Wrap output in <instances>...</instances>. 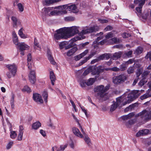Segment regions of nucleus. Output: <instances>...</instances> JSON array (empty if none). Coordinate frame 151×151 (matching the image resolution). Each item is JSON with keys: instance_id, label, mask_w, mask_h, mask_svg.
Masks as SVG:
<instances>
[{"instance_id": "1", "label": "nucleus", "mask_w": 151, "mask_h": 151, "mask_svg": "<svg viewBox=\"0 0 151 151\" xmlns=\"http://www.w3.org/2000/svg\"><path fill=\"white\" fill-rule=\"evenodd\" d=\"M99 28L97 26L84 27H83L81 31L78 34V36L75 37L73 39H74L75 41L84 39L85 38L84 35L97 31L99 30Z\"/></svg>"}, {"instance_id": "2", "label": "nucleus", "mask_w": 151, "mask_h": 151, "mask_svg": "<svg viewBox=\"0 0 151 151\" xmlns=\"http://www.w3.org/2000/svg\"><path fill=\"white\" fill-rule=\"evenodd\" d=\"M99 28L97 26L84 27H83L81 31L78 34V36L75 37L73 39H74L75 41L84 39L85 38L84 35L97 31L99 30Z\"/></svg>"}, {"instance_id": "3", "label": "nucleus", "mask_w": 151, "mask_h": 151, "mask_svg": "<svg viewBox=\"0 0 151 151\" xmlns=\"http://www.w3.org/2000/svg\"><path fill=\"white\" fill-rule=\"evenodd\" d=\"M66 5L60 6L55 7H52L53 9L48 14L50 16L59 15L66 13L67 12L65 10H62Z\"/></svg>"}, {"instance_id": "4", "label": "nucleus", "mask_w": 151, "mask_h": 151, "mask_svg": "<svg viewBox=\"0 0 151 151\" xmlns=\"http://www.w3.org/2000/svg\"><path fill=\"white\" fill-rule=\"evenodd\" d=\"M109 86L107 85L104 87L103 85L97 86L95 88L94 91L95 92H98V96L100 98L104 97L106 95L105 92L109 89Z\"/></svg>"}, {"instance_id": "5", "label": "nucleus", "mask_w": 151, "mask_h": 151, "mask_svg": "<svg viewBox=\"0 0 151 151\" xmlns=\"http://www.w3.org/2000/svg\"><path fill=\"white\" fill-rule=\"evenodd\" d=\"M68 38L74 36L75 35L79 33V27L72 26L70 27H64Z\"/></svg>"}, {"instance_id": "6", "label": "nucleus", "mask_w": 151, "mask_h": 151, "mask_svg": "<svg viewBox=\"0 0 151 151\" xmlns=\"http://www.w3.org/2000/svg\"><path fill=\"white\" fill-rule=\"evenodd\" d=\"M56 32L57 33L54 35V37L56 40L67 39L68 38L64 27L57 30Z\"/></svg>"}, {"instance_id": "7", "label": "nucleus", "mask_w": 151, "mask_h": 151, "mask_svg": "<svg viewBox=\"0 0 151 151\" xmlns=\"http://www.w3.org/2000/svg\"><path fill=\"white\" fill-rule=\"evenodd\" d=\"M139 90H134L128 94L127 97L128 99H126V100L127 101L124 103L123 105H125L127 104H129L137 98L140 94V93H139Z\"/></svg>"}, {"instance_id": "8", "label": "nucleus", "mask_w": 151, "mask_h": 151, "mask_svg": "<svg viewBox=\"0 0 151 151\" xmlns=\"http://www.w3.org/2000/svg\"><path fill=\"white\" fill-rule=\"evenodd\" d=\"M136 116H141L145 120L151 119V110L148 111L146 109L144 110L139 113Z\"/></svg>"}, {"instance_id": "9", "label": "nucleus", "mask_w": 151, "mask_h": 151, "mask_svg": "<svg viewBox=\"0 0 151 151\" xmlns=\"http://www.w3.org/2000/svg\"><path fill=\"white\" fill-rule=\"evenodd\" d=\"M127 78L126 76L124 74H121L114 77L113 79V82L115 84H118L122 83L125 81Z\"/></svg>"}, {"instance_id": "10", "label": "nucleus", "mask_w": 151, "mask_h": 151, "mask_svg": "<svg viewBox=\"0 0 151 151\" xmlns=\"http://www.w3.org/2000/svg\"><path fill=\"white\" fill-rule=\"evenodd\" d=\"M81 131L83 134L84 140L86 144L89 147H90L92 145V143L90 138L85 132V130L81 126H80Z\"/></svg>"}, {"instance_id": "11", "label": "nucleus", "mask_w": 151, "mask_h": 151, "mask_svg": "<svg viewBox=\"0 0 151 151\" xmlns=\"http://www.w3.org/2000/svg\"><path fill=\"white\" fill-rule=\"evenodd\" d=\"M104 70V69L101 66H99L96 68L95 66V68L93 69L91 71V74L93 75L96 76H95V78L97 79L99 76V74L103 72Z\"/></svg>"}, {"instance_id": "12", "label": "nucleus", "mask_w": 151, "mask_h": 151, "mask_svg": "<svg viewBox=\"0 0 151 151\" xmlns=\"http://www.w3.org/2000/svg\"><path fill=\"white\" fill-rule=\"evenodd\" d=\"M125 94H124L122 96L116 99V101L115 103L117 107L120 105H121V106L122 105H123L125 101H127V100H126V99H128L127 97H125Z\"/></svg>"}, {"instance_id": "13", "label": "nucleus", "mask_w": 151, "mask_h": 151, "mask_svg": "<svg viewBox=\"0 0 151 151\" xmlns=\"http://www.w3.org/2000/svg\"><path fill=\"white\" fill-rule=\"evenodd\" d=\"M65 5L66 6L65 7H64V9L65 8L69 11L74 13H77L79 12V10L75 4H72L70 6H68V5L66 4Z\"/></svg>"}, {"instance_id": "14", "label": "nucleus", "mask_w": 151, "mask_h": 151, "mask_svg": "<svg viewBox=\"0 0 151 151\" xmlns=\"http://www.w3.org/2000/svg\"><path fill=\"white\" fill-rule=\"evenodd\" d=\"M145 0H134V3L136 4L139 3V7L136 8V10L139 13H141L142 12V6L144 4Z\"/></svg>"}, {"instance_id": "15", "label": "nucleus", "mask_w": 151, "mask_h": 151, "mask_svg": "<svg viewBox=\"0 0 151 151\" xmlns=\"http://www.w3.org/2000/svg\"><path fill=\"white\" fill-rule=\"evenodd\" d=\"M29 80L32 84H34L36 81L35 72L34 70H31L29 75Z\"/></svg>"}, {"instance_id": "16", "label": "nucleus", "mask_w": 151, "mask_h": 151, "mask_svg": "<svg viewBox=\"0 0 151 151\" xmlns=\"http://www.w3.org/2000/svg\"><path fill=\"white\" fill-rule=\"evenodd\" d=\"M96 52L94 51L91 52L89 54V56L88 57H86L84 58V59L82 60L79 63V65L80 66L83 65L87 62V60H89L91 58L93 57L94 55L96 54Z\"/></svg>"}, {"instance_id": "17", "label": "nucleus", "mask_w": 151, "mask_h": 151, "mask_svg": "<svg viewBox=\"0 0 151 151\" xmlns=\"http://www.w3.org/2000/svg\"><path fill=\"white\" fill-rule=\"evenodd\" d=\"M33 100L36 102L40 104H42L43 103V100L41 96L38 93L33 94Z\"/></svg>"}, {"instance_id": "18", "label": "nucleus", "mask_w": 151, "mask_h": 151, "mask_svg": "<svg viewBox=\"0 0 151 151\" xmlns=\"http://www.w3.org/2000/svg\"><path fill=\"white\" fill-rule=\"evenodd\" d=\"M72 131L74 134L77 137L81 138L83 137V134L81 133L78 128L73 127L72 128Z\"/></svg>"}, {"instance_id": "19", "label": "nucleus", "mask_w": 151, "mask_h": 151, "mask_svg": "<svg viewBox=\"0 0 151 151\" xmlns=\"http://www.w3.org/2000/svg\"><path fill=\"white\" fill-rule=\"evenodd\" d=\"M149 132L148 129H145L139 131L136 134L137 137L143 136L147 134Z\"/></svg>"}, {"instance_id": "20", "label": "nucleus", "mask_w": 151, "mask_h": 151, "mask_svg": "<svg viewBox=\"0 0 151 151\" xmlns=\"http://www.w3.org/2000/svg\"><path fill=\"white\" fill-rule=\"evenodd\" d=\"M18 46L20 50H27L29 48V47L24 42L20 43Z\"/></svg>"}, {"instance_id": "21", "label": "nucleus", "mask_w": 151, "mask_h": 151, "mask_svg": "<svg viewBox=\"0 0 151 151\" xmlns=\"http://www.w3.org/2000/svg\"><path fill=\"white\" fill-rule=\"evenodd\" d=\"M6 67L8 69L9 71L16 73L17 72V67L14 64L7 65Z\"/></svg>"}, {"instance_id": "22", "label": "nucleus", "mask_w": 151, "mask_h": 151, "mask_svg": "<svg viewBox=\"0 0 151 151\" xmlns=\"http://www.w3.org/2000/svg\"><path fill=\"white\" fill-rule=\"evenodd\" d=\"M24 128L22 126L19 127V133L18 135L17 139L19 141H21L22 139V136L23 133V130Z\"/></svg>"}, {"instance_id": "23", "label": "nucleus", "mask_w": 151, "mask_h": 151, "mask_svg": "<svg viewBox=\"0 0 151 151\" xmlns=\"http://www.w3.org/2000/svg\"><path fill=\"white\" fill-rule=\"evenodd\" d=\"M12 40L13 43L16 45L18 46L20 43L18 42V40L16 34L15 32L12 33Z\"/></svg>"}, {"instance_id": "24", "label": "nucleus", "mask_w": 151, "mask_h": 151, "mask_svg": "<svg viewBox=\"0 0 151 151\" xmlns=\"http://www.w3.org/2000/svg\"><path fill=\"white\" fill-rule=\"evenodd\" d=\"M122 54V53L121 52H116L113 54L111 58L114 60H116L120 58Z\"/></svg>"}, {"instance_id": "25", "label": "nucleus", "mask_w": 151, "mask_h": 151, "mask_svg": "<svg viewBox=\"0 0 151 151\" xmlns=\"http://www.w3.org/2000/svg\"><path fill=\"white\" fill-rule=\"evenodd\" d=\"M151 90L148 89L146 93L141 96L140 97L141 99L143 100L146 98L151 97Z\"/></svg>"}, {"instance_id": "26", "label": "nucleus", "mask_w": 151, "mask_h": 151, "mask_svg": "<svg viewBox=\"0 0 151 151\" xmlns=\"http://www.w3.org/2000/svg\"><path fill=\"white\" fill-rule=\"evenodd\" d=\"M95 68V66H92L88 68L86 70L83 74V76H86L90 72H91L93 69H94Z\"/></svg>"}, {"instance_id": "27", "label": "nucleus", "mask_w": 151, "mask_h": 151, "mask_svg": "<svg viewBox=\"0 0 151 151\" xmlns=\"http://www.w3.org/2000/svg\"><path fill=\"white\" fill-rule=\"evenodd\" d=\"M96 79L95 78H90L85 81V83L88 86L91 85L94 83Z\"/></svg>"}, {"instance_id": "28", "label": "nucleus", "mask_w": 151, "mask_h": 151, "mask_svg": "<svg viewBox=\"0 0 151 151\" xmlns=\"http://www.w3.org/2000/svg\"><path fill=\"white\" fill-rule=\"evenodd\" d=\"M50 78L52 85H54V82L56 78L53 71H51L50 72Z\"/></svg>"}, {"instance_id": "29", "label": "nucleus", "mask_w": 151, "mask_h": 151, "mask_svg": "<svg viewBox=\"0 0 151 151\" xmlns=\"http://www.w3.org/2000/svg\"><path fill=\"white\" fill-rule=\"evenodd\" d=\"M77 48L76 47H73L67 53V55L68 56H70L72 55L77 50Z\"/></svg>"}, {"instance_id": "30", "label": "nucleus", "mask_w": 151, "mask_h": 151, "mask_svg": "<svg viewBox=\"0 0 151 151\" xmlns=\"http://www.w3.org/2000/svg\"><path fill=\"white\" fill-rule=\"evenodd\" d=\"M134 115L133 113H130L127 115H124L122 116V119L124 120H127L132 118Z\"/></svg>"}, {"instance_id": "31", "label": "nucleus", "mask_w": 151, "mask_h": 151, "mask_svg": "<svg viewBox=\"0 0 151 151\" xmlns=\"http://www.w3.org/2000/svg\"><path fill=\"white\" fill-rule=\"evenodd\" d=\"M41 126V123L39 121H37L33 124L32 127L33 129H37Z\"/></svg>"}, {"instance_id": "32", "label": "nucleus", "mask_w": 151, "mask_h": 151, "mask_svg": "<svg viewBox=\"0 0 151 151\" xmlns=\"http://www.w3.org/2000/svg\"><path fill=\"white\" fill-rule=\"evenodd\" d=\"M11 98L10 100V104L12 109H13L14 108V99L15 97V95L13 93H11Z\"/></svg>"}, {"instance_id": "33", "label": "nucleus", "mask_w": 151, "mask_h": 151, "mask_svg": "<svg viewBox=\"0 0 151 151\" xmlns=\"http://www.w3.org/2000/svg\"><path fill=\"white\" fill-rule=\"evenodd\" d=\"M116 33V32L114 31H111L109 32L106 35V38L107 39H108L114 36V34Z\"/></svg>"}, {"instance_id": "34", "label": "nucleus", "mask_w": 151, "mask_h": 151, "mask_svg": "<svg viewBox=\"0 0 151 151\" xmlns=\"http://www.w3.org/2000/svg\"><path fill=\"white\" fill-rule=\"evenodd\" d=\"M53 9V7L44 8L42 9V12L45 14L48 13L50 12Z\"/></svg>"}, {"instance_id": "35", "label": "nucleus", "mask_w": 151, "mask_h": 151, "mask_svg": "<svg viewBox=\"0 0 151 151\" xmlns=\"http://www.w3.org/2000/svg\"><path fill=\"white\" fill-rule=\"evenodd\" d=\"M42 96L44 99V101L45 103H47V98H48V93L45 91H43L42 93Z\"/></svg>"}, {"instance_id": "36", "label": "nucleus", "mask_w": 151, "mask_h": 151, "mask_svg": "<svg viewBox=\"0 0 151 151\" xmlns=\"http://www.w3.org/2000/svg\"><path fill=\"white\" fill-rule=\"evenodd\" d=\"M12 19L13 22V27L15 28H17V18L15 17H12Z\"/></svg>"}, {"instance_id": "37", "label": "nucleus", "mask_w": 151, "mask_h": 151, "mask_svg": "<svg viewBox=\"0 0 151 151\" xmlns=\"http://www.w3.org/2000/svg\"><path fill=\"white\" fill-rule=\"evenodd\" d=\"M16 73L13 72L9 71L7 73L6 75L8 78H10L12 77H14L15 76Z\"/></svg>"}, {"instance_id": "38", "label": "nucleus", "mask_w": 151, "mask_h": 151, "mask_svg": "<svg viewBox=\"0 0 151 151\" xmlns=\"http://www.w3.org/2000/svg\"><path fill=\"white\" fill-rule=\"evenodd\" d=\"M34 48L35 49H37L38 48H40L39 46V43L37 42V40L36 38H35L34 39Z\"/></svg>"}, {"instance_id": "39", "label": "nucleus", "mask_w": 151, "mask_h": 151, "mask_svg": "<svg viewBox=\"0 0 151 151\" xmlns=\"http://www.w3.org/2000/svg\"><path fill=\"white\" fill-rule=\"evenodd\" d=\"M134 122V121L133 120H130L128 122H126L125 125L127 127H129L131 125L133 124Z\"/></svg>"}, {"instance_id": "40", "label": "nucleus", "mask_w": 151, "mask_h": 151, "mask_svg": "<svg viewBox=\"0 0 151 151\" xmlns=\"http://www.w3.org/2000/svg\"><path fill=\"white\" fill-rule=\"evenodd\" d=\"M126 63H123L122 64L120 65V70L121 71H123L124 70H125L127 68V66L126 65Z\"/></svg>"}, {"instance_id": "41", "label": "nucleus", "mask_w": 151, "mask_h": 151, "mask_svg": "<svg viewBox=\"0 0 151 151\" xmlns=\"http://www.w3.org/2000/svg\"><path fill=\"white\" fill-rule=\"evenodd\" d=\"M22 91H26L27 92H30L31 91L30 88L27 86H24L22 89Z\"/></svg>"}, {"instance_id": "42", "label": "nucleus", "mask_w": 151, "mask_h": 151, "mask_svg": "<svg viewBox=\"0 0 151 151\" xmlns=\"http://www.w3.org/2000/svg\"><path fill=\"white\" fill-rule=\"evenodd\" d=\"M106 70H110L115 72L119 71H120L119 68H117L116 67H114L113 68H110L109 69H106Z\"/></svg>"}, {"instance_id": "43", "label": "nucleus", "mask_w": 151, "mask_h": 151, "mask_svg": "<svg viewBox=\"0 0 151 151\" xmlns=\"http://www.w3.org/2000/svg\"><path fill=\"white\" fill-rule=\"evenodd\" d=\"M17 5L19 11L21 12H23L24 10L23 6L21 3H18Z\"/></svg>"}, {"instance_id": "44", "label": "nucleus", "mask_w": 151, "mask_h": 151, "mask_svg": "<svg viewBox=\"0 0 151 151\" xmlns=\"http://www.w3.org/2000/svg\"><path fill=\"white\" fill-rule=\"evenodd\" d=\"M143 51V49L141 47H138L135 51V53L138 55L141 54Z\"/></svg>"}, {"instance_id": "45", "label": "nucleus", "mask_w": 151, "mask_h": 151, "mask_svg": "<svg viewBox=\"0 0 151 151\" xmlns=\"http://www.w3.org/2000/svg\"><path fill=\"white\" fill-rule=\"evenodd\" d=\"M65 20L67 21H72L75 20V18L73 17H68L65 18Z\"/></svg>"}, {"instance_id": "46", "label": "nucleus", "mask_w": 151, "mask_h": 151, "mask_svg": "<svg viewBox=\"0 0 151 151\" xmlns=\"http://www.w3.org/2000/svg\"><path fill=\"white\" fill-rule=\"evenodd\" d=\"M110 40L112 41V42H110V43H118L119 42V40L118 39H117L116 37H114V38H112Z\"/></svg>"}, {"instance_id": "47", "label": "nucleus", "mask_w": 151, "mask_h": 151, "mask_svg": "<svg viewBox=\"0 0 151 151\" xmlns=\"http://www.w3.org/2000/svg\"><path fill=\"white\" fill-rule=\"evenodd\" d=\"M134 67H129L127 70V73L129 74H131L132 73L134 70Z\"/></svg>"}, {"instance_id": "48", "label": "nucleus", "mask_w": 151, "mask_h": 151, "mask_svg": "<svg viewBox=\"0 0 151 151\" xmlns=\"http://www.w3.org/2000/svg\"><path fill=\"white\" fill-rule=\"evenodd\" d=\"M17 135V134L16 133L15 131H12L11 132V134H10V137L14 139L15 138Z\"/></svg>"}, {"instance_id": "49", "label": "nucleus", "mask_w": 151, "mask_h": 151, "mask_svg": "<svg viewBox=\"0 0 151 151\" xmlns=\"http://www.w3.org/2000/svg\"><path fill=\"white\" fill-rule=\"evenodd\" d=\"M47 57L48 60H49L51 63L53 65H55V62L54 61V60L51 55H50L47 56Z\"/></svg>"}, {"instance_id": "50", "label": "nucleus", "mask_w": 151, "mask_h": 151, "mask_svg": "<svg viewBox=\"0 0 151 151\" xmlns=\"http://www.w3.org/2000/svg\"><path fill=\"white\" fill-rule=\"evenodd\" d=\"M133 52L132 50H130L128 52H125L124 55H126L128 57L130 58L132 57Z\"/></svg>"}, {"instance_id": "51", "label": "nucleus", "mask_w": 151, "mask_h": 151, "mask_svg": "<svg viewBox=\"0 0 151 151\" xmlns=\"http://www.w3.org/2000/svg\"><path fill=\"white\" fill-rule=\"evenodd\" d=\"M104 58H106V60H108L109 59L111 56V55L110 53H105L104 54Z\"/></svg>"}, {"instance_id": "52", "label": "nucleus", "mask_w": 151, "mask_h": 151, "mask_svg": "<svg viewBox=\"0 0 151 151\" xmlns=\"http://www.w3.org/2000/svg\"><path fill=\"white\" fill-rule=\"evenodd\" d=\"M117 107V106H116V105L115 103H114L113 104H112L111 106L110 111H114Z\"/></svg>"}, {"instance_id": "53", "label": "nucleus", "mask_w": 151, "mask_h": 151, "mask_svg": "<svg viewBox=\"0 0 151 151\" xmlns=\"http://www.w3.org/2000/svg\"><path fill=\"white\" fill-rule=\"evenodd\" d=\"M13 144V142L12 141H10L8 144L6 146V149L8 150L10 149Z\"/></svg>"}, {"instance_id": "54", "label": "nucleus", "mask_w": 151, "mask_h": 151, "mask_svg": "<svg viewBox=\"0 0 151 151\" xmlns=\"http://www.w3.org/2000/svg\"><path fill=\"white\" fill-rule=\"evenodd\" d=\"M88 50H86L80 54L81 58L85 56L88 52Z\"/></svg>"}, {"instance_id": "55", "label": "nucleus", "mask_w": 151, "mask_h": 151, "mask_svg": "<svg viewBox=\"0 0 151 151\" xmlns=\"http://www.w3.org/2000/svg\"><path fill=\"white\" fill-rule=\"evenodd\" d=\"M75 37L73 38L69 41L70 43L69 44L71 45H73V46H74L75 45V43H74V42L78 40H76L75 41V40L74 39H73Z\"/></svg>"}, {"instance_id": "56", "label": "nucleus", "mask_w": 151, "mask_h": 151, "mask_svg": "<svg viewBox=\"0 0 151 151\" xmlns=\"http://www.w3.org/2000/svg\"><path fill=\"white\" fill-rule=\"evenodd\" d=\"M27 60L28 64H31V56L30 54H29L27 55Z\"/></svg>"}, {"instance_id": "57", "label": "nucleus", "mask_w": 151, "mask_h": 151, "mask_svg": "<svg viewBox=\"0 0 151 151\" xmlns=\"http://www.w3.org/2000/svg\"><path fill=\"white\" fill-rule=\"evenodd\" d=\"M68 145L65 144L64 145H62L60 146V148L61 149V151H63L66 148L67 146Z\"/></svg>"}, {"instance_id": "58", "label": "nucleus", "mask_w": 151, "mask_h": 151, "mask_svg": "<svg viewBox=\"0 0 151 151\" xmlns=\"http://www.w3.org/2000/svg\"><path fill=\"white\" fill-rule=\"evenodd\" d=\"M113 29L112 27L110 26H108L107 27H106L104 29V30L106 32L107 31L111 30Z\"/></svg>"}, {"instance_id": "59", "label": "nucleus", "mask_w": 151, "mask_h": 151, "mask_svg": "<svg viewBox=\"0 0 151 151\" xmlns=\"http://www.w3.org/2000/svg\"><path fill=\"white\" fill-rule=\"evenodd\" d=\"M103 38V37L102 36H100L98 37L95 40L94 42L93 43L94 44L96 43H98V42L100 40L102 39Z\"/></svg>"}, {"instance_id": "60", "label": "nucleus", "mask_w": 151, "mask_h": 151, "mask_svg": "<svg viewBox=\"0 0 151 151\" xmlns=\"http://www.w3.org/2000/svg\"><path fill=\"white\" fill-rule=\"evenodd\" d=\"M98 21L101 23H107L108 22V20L106 19H98Z\"/></svg>"}, {"instance_id": "61", "label": "nucleus", "mask_w": 151, "mask_h": 151, "mask_svg": "<svg viewBox=\"0 0 151 151\" xmlns=\"http://www.w3.org/2000/svg\"><path fill=\"white\" fill-rule=\"evenodd\" d=\"M104 54H103L98 57L97 58L99 61L101 60H103L104 59Z\"/></svg>"}, {"instance_id": "62", "label": "nucleus", "mask_w": 151, "mask_h": 151, "mask_svg": "<svg viewBox=\"0 0 151 151\" xmlns=\"http://www.w3.org/2000/svg\"><path fill=\"white\" fill-rule=\"evenodd\" d=\"M107 41V40L106 39L103 40L102 41L99 42L98 43V44H100L101 45H103L104 44L106 43Z\"/></svg>"}, {"instance_id": "63", "label": "nucleus", "mask_w": 151, "mask_h": 151, "mask_svg": "<svg viewBox=\"0 0 151 151\" xmlns=\"http://www.w3.org/2000/svg\"><path fill=\"white\" fill-rule=\"evenodd\" d=\"M80 84L82 87H84L85 86V81L82 80L80 82Z\"/></svg>"}, {"instance_id": "64", "label": "nucleus", "mask_w": 151, "mask_h": 151, "mask_svg": "<svg viewBox=\"0 0 151 151\" xmlns=\"http://www.w3.org/2000/svg\"><path fill=\"white\" fill-rule=\"evenodd\" d=\"M149 58L150 60L151 61V53L150 52L148 53L147 55L145 56L146 59H148Z\"/></svg>"}]
</instances>
